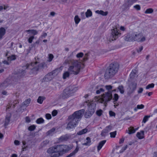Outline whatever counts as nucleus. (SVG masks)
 <instances>
[{
	"label": "nucleus",
	"mask_w": 157,
	"mask_h": 157,
	"mask_svg": "<svg viewBox=\"0 0 157 157\" xmlns=\"http://www.w3.org/2000/svg\"><path fill=\"white\" fill-rule=\"evenodd\" d=\"M77 90V88L75 86H70L63 90V92L59 95L58 98L59 99H67L72 95Z\"/></svg>",
	"instance_id": "nucleus-4"
},
{
	"label": "nucleus",
	"mask_w": 157,
	"mask_h": 157,
	"mask_svg": "<svg viewBox=\"0 0 157 157\" xmlns=\"http://www.w3.org/2000/svg\"><path fill=\"white\" fill-rule=\"evenodd\" d=\"M113 98L112 94V91H108L105 92L101 96V103L103 102H106L109 101L112 99Z\"/></svg>",
	"instance_id": "nucleus-7"
},
{
	"label": "nucleus",
	"mask_w": 157,
	"mask_h": 157,
	"mask_svg": "<svg viewBox=\"0 0 157 157\" xmlns=\"http://www.w3.org/2000/svg\"><path fill=\"white\" fill-rule=\"evenodd\" d=\"M135 32L130 31L125 36L124 38L125 41H133Z\"/></svg>",
	"instance_id": "nucleus-11"
},
{
	"label": "nucleus",
	"mask_w": 157,
	"mask_h": 157,
	"mask_svg": "<svg viewBox=\"0 0 157 157\" xmlns=\"http://www.w3.org/2000/svg\"><path fill=\"white\" fill-rule=\"evenodd\" d=\"M16 59V57L15 55H12L11 56L7 57V59L8 61L14 60Z\"/></svg>",
	"instance_id": "nucleus-33"
},
{
	"label": "nucleus",
	"mask_w": 157,
	"mask_h": 157,
	"mask_svg": "<svg viewBox=\"0 0 157 157\" xmlns=\"http://www.w3.org/2000/svg\"><path fill=\"white\" fill-rule=\"evenodd\" d=\"M46 117L47 119H50L52 118L51 115L49 113H47L46 114Z\"/></svg>",
	"instance_id": "nucleus-52"
},
{
	"label": "nucleus",
	"mask_w": 157,
	"mask_h": 157,
	"mask_svg": "<svg viewBox=\"0 0 157 157\" xmlns=\"http://www.w3.org/2000/svg\"><path fill=\"white\" fill-rule=\"evenodd\" d=\"M14 144L15 145H18L20 144V142L17 140H15L14 141Z\"/></svg>",
	"instance_id": "nucleus-58"
},
{
	"label": "nucleus",
	"mask_w": 157,
	"mask_h": 157,
	"mask_svg": "<svg viewBox=\"0 0 157 157\" xmlns=\"http://www.w3.org/2000/svg\"><path fill=\"white\" fill-rule=\"evenodd\" d=\"M36 126L35 125H32L30 126L28 128V130L30 131H33L35 129Z\"/></svg>",
	"instance_id": "nucleus-45"
},
{
	"label": "nucleus",
	"mask_w": 157,
	"mask_h": 157,
	"mask_svg": "<svg viewBox=\"0 0 157 157\" xmlns=\"http://www.w3.org/2000/svg\"><path fill=\"white\" fill-rule=\"evenodd\" d=\"M47 36V34L46 33H43V34L41 35L42 37H45Z\"/></svg>",
	"instance_id": "nucleus-63"
},
{
	"label": "nucleus",
	"mask_w": 157,
	"mask_h": 157,
	"mask_svg": "<svg viewBox=\"0 0 157 157\" xmlns=\"http://www.w3.org/2000/svg\"><path fill=\"white\" fill-rule=\"evenodd\" d=\"M96 13L101 15L102 16H106L108 14L107 11L104 12L102 10H97L95 11Z\"/></svg>",
	"instance_id": "nucleus-26"
},
{
	"label": "nucleus",
	"mask_w": 157,
	"mask_h": 157,
	"mask_svg": "<svg viewBox=\"0 0 157 157\" xmlns=\"http://www.w3.org/2000/svg\"><path fill=\"white\" fill-rule=\"evenodd\" d=\"M136 71L135 70H133L130 74V76L131 78H133L135 76L136 74Z\"/></svg>",
	"instance_id": "nucleus-40"
},
{
	"label": "nucleus",
	"mask_w": 157,
	"mask_h": 157,
	"mask_svg": "<svg viewBox=\"0 0 157 157\" xmlns=\"http://www.w3.org/2000/svg\"><path fill=\"white\" fill-rule=\"evenodd\" d=\"M146 40V37L141 33L137 32L134 33L133 41H136L138 42H142Z\"/></svg>",
	"instance_id": "nucleus-8"
},
{
	"label": "nucleus",
	"mask_w": 157,
	"mask_h": 157,
	"mask_svg": "<svg viewBox=\"0 0 157 157\" xmlns=\"http://www.w3.org/2000/svg\"><path fill=\"white\" fill-rule=\"evenodd\" d=\"M83 56V53L82 52H80V53H78L76 55V56L77 58H79L82 57Z\"/></svg>",
	"instance_id": "nucleus-50"
},
{
	"label": "nucleus",
	"mask_w": 157,
	"mask_h": 157,
	"mask_svg": "<svg viewBox=\"0 0 157 157\" xmlns=\"http://www.w3.org/2000/svg\"><path fill=\"white\" fill-rule=\"evenodd\" d=\"M25 70L22 69L20 70L18 73V76L21 77L24 76L25 74Z\"/></svg>",
	"instance_id": "nucleus-29"
},
{
	"label": "nucleus",
	"mask_w": 157,
	"mask_h": 157,
	"mask_svg": "<svg viewBox=\"0 0 157 157\" xmlns=\"http://www.w3.org/2000/svg\"><path fill=\"white\" fill-rule=\"evenodd\" d=\"M153 12V9L151 8H149L147 9L145 11L144 13L146 14L151 13Z\"/></svg>",
	"instance_id": "nucleus-37"
},
{
	"label": "nucleus",
	"mask_w": 157,
	"mask_h": 157,
	"mask_svg": "<svg viewBox=\"0 0 157 157\" xmlns=\"http://www.w3.org/2000/svg\"><path fill=\"white\" fill-rule=\"evenodd\" d=\"M76 143L77 144L76 147L75 149L70 154L67 155L66 157H71L74 155L76 153L78 152L79 150V147L78 145V142L77 141L76 142Z\"/></svg>",
	"instance_id": "nucleus-16"
},
{
	"label": "nucleus",
	"mask_w": 157,
	"mask_h": 157,
	"mask_svg": "<svg viewBox=\"0 0 157 157\" xmlns=\"http://www.w3.org/2000/svg\"><path fill=\"white\" fill-rule=\"evenodd\" d=\"M92 15V12L90 10H88L86 13V17H90Z\"/></svg>",
	"instance_id": "nucleus-34"
},
{
	"label": "nucleus",
	"mask_w": 157,
	"mask_h": 157,
	"mask_svg": "<svg viewBox=\"0 0 157 157\" xmlns=\"http://www.w3.org/2000/svg\"><path fill=\"white\" fill-rule=\"evenodd\" d=\"M87 105L88 107V110L92 111L93 110L94 113L96 108V104L95 102H89L86 101L83 103V105Z\"/></svg>",
	"instance_id": "nucleus-10"
},
{
	"label": "nucleus",
	"mask_w": 157,
	"mask_h": 157,
	"mask_svg": "<svg viewBox=\"0 0 157 157\" xmlns=\"http://www.w3.org/2000/svg\"><path fill=\"white\" fill-rule=\"evenodd\" d=\"M133 7L137 10H140L141 9L140 5H136L134 6Z\"/></svg>",
	"instance_id": "nucleus-49"
},
{
	"label": "nucleus",
	"mask_w": 157,
	"mask_h": 157,
	"mask_svg": "<svg viewBox=\"0 0 157 157\" xmlns=\"http://www.w3.org/2000/svg\"><path fill=\"white\" fill-rule=\"evenodd\" d=\"M31 99L30 98H28L25 100V101L23 102L21 105L22 106H27L30 102Z\"/></svg>",
	"instance_id": "nucleus-25"
},
{
	"label": "nucleus",
	"mask_w": 157,
	"mask_h": 157,
	"mask_svg": "<svg viewBox=\"0 0 157 157\" xmlns=\"http://www.w3.org/2000/svg\"><path fill=\"white\" fill-rule=\"evenodd\" d=\"M136 132V130L132 127H130L128 128V130H126V132L129 134H133Z\"/></svg>",
	"instance_id": "nucleus-21"
},
{
	"label": "nucleus",
	"mask_w": 157,
	"mask_h": 157,
	"mask_svg": "<svg viewBox=\"0 0 157 157\" xmlns=\"http://www.w3.org/2000/svg\"><path fill=\"white\" fill-rule=\"evenodd\" d=\"M88 53H86L85 54L84 57L83 58V61H85L88 59Z\"/></svg>",
	"instance_id": "nucleus-51"
},
{
	"label": "nucleus",
	"mask_w": 157,
	"mask_h": 157,
	"mask_svg": "<svg viewBox=\"0 0 157 157\" xmlns=\"http://www.w3.org/2000/svg\"><path fill=\"white\" fill-rule=\"evenodd\" d=\"M26 121L27 122H29L30 121V120L29 118L28 117H26L25 118Z\"/></svg>",
	"instance_id": "nucleus-59"
},
{
	"label": "nucleus",
	"mask_w": 157,
	"mask_h": 157,
	"mask_svg": "<svg viewBox=\"0 0 157 157\" xmlns=\"http://www.w3.org/2000/svg\"><path fill=\"white\" fill-rule=\"evenodd\" d=\"M6 30L3 27L0 28V40L2 39L6 33Z\"/></svg>",
	"instance_id": "nucleus-18"
},
{
	"label": "nucleus",
	"mask_w": 157,
	"mask_h": 157,
	"mask_svg": "<svg viewBox=\"0 0 157 157\" xmlns=\"http://www.w3.org/2000/svg\"><path fill=\"white\" fill-rule=\"evenodd\" d=\"M71 136L68 134L61 136L59 138V140L60 141H67L70 138Z\"/></svg>",
	"instance_id": "nucleus-15"
},
{
	"label": "nucleus",
	"mask_w": 157,
	"mask_h": 157,
	"mask_svg": "<svg viewBox=\"0 0 157 157\" xmlns=\"http://www.w3.org/2000/svg\"><path fill=\"white\" fill-rule=\"evenodd\" d=\"M57 113V112L56 110H54L52 112V115L53 116H56Z\"/></svg>",
	"instance_id": "nucleus-57"
},
{
	"label": "nucleus",
	"mask_w": 157,
	"mask_h": 157,
	"mask_svg": "<svg viewBox=\"0 0 157 157\" xmlns=\"http://www.w3.org/2000/svg\"><path fill=\"white\" fill-rule=\"evenodd\" d=\"M118 88L120 91V93L122 94L124 93V87L123 86L121 85L118 86Z\"/></svg>",
	"instance_id": "nucleus-38"
},
{
	"label": "nucleus",
	"mask_w": 157,
	"mask_h": 157,
	"mask_svg": "<svg viewBox=\"0 0 157 157\" xmlns=\"http://www.w3.org/2000/svg\"><path fill=\"white\" fill-rule=\"evenodd\" d=\"M88 131V129L86 128H85L84 129H83L82 130L79 131L77 132V134L78 135H82V134H85Z\"/></svg>",
	"instance_id": "nucleus-28"
},
{
	"label": "nucleus",
	"mask_w": 157,
	"mask_h": 157,
	"mask_svg": "<svg viewBox=\"0 0 157 157\" xmlns=\"http://www.w3.org/2000/svg\"><path fill=\"white\" fill-rule=\"evenodd\" d=\"M144 107V105L143 104H141L140 105H138L137 106V108H135L134 109V110L135 111H136L137 110V109H142Z\"/></svg>",
	"instance_id": "nucleus-39"
},
{
	"label": "nucleus",
	"mask_w": 157,
	"mask_h": 157,
	"mask_svg": "<svg viewBox=\"0 0 157 157\" xmlns=\"http://www.w3.org/2000/svg\"><path fill=\"white\" fill-rule=\"evenodd\" d=\"M119 30L117 28L111 29V33L109 38V41L110 42L116 40L120 36L121 34L119 33Z\"/></svg>",
	"instance_id": "nucleus-6"
},
{
	"label": "nucleus",
	"mask_w": 157,
	"mask_h": 157,
	"mask_svg": "<svg viewBox=\"0 0 157 157\" xmlns=\"http://www.w3.org/2000/svg\"><path fill=\"white\" fill-rule=\"evenodd\" d=\"M104 90L102 88H100L99 89L97 90L96 91V93L97 94H100L101 92H104Z\"/></svg>",
	"instance_id": "nucleus-44"
},
{
	"label": "nucleus",
	"mask_w": 157,
	"mask_h": 157,
	"mask_svg": "<svg viewBox=\"0 0 157 157\" xmlns=\"http://www.w3.org/2000/svg\"><path fill=\"white\" fill-rule=\"evenodd\" d=\"M56 128L55 127L53 128L52 129L48 131L46 133L47 136H52L55 133Z\"/></svg>",
	"instance_id": "nucleus-19"
},
{
	"label": "nucleus",
	"mask_w": 157,
	"mask_h": 157,
	"mask_svg": "<svg viewBox=\"0 0 157 157\" xmlns=\"http://www.w3.org/2000/svg\"><path fill=\"white\" fill-rule=\"evenodd\" d=\"M113 127L111 125H109L102 130L101 134V135L103 136H105L110 130L112 129Z\"/></svg>",
	"instance_id": "nucleus-13"
},
{
	"label": "nucleus",
	"mask_w": 157,
	"mask_h": 157,
	"mask_svg": "<svg viewBox=\"0 0 157 157\" xmlns=\"http://www.w3.org/2000/svg\"><path fill=\"white\" fill-rule=\"evenodd\" d=\"M44 99V97L43 96H39L37 99V102L40 104H41Z\"/></svg>",
	"instance_id": "nucleus-30"
},
{
	"label": "nucleus",
	"mask_w": 157,
	"mask_h": 157,
	"mask_svg": "<svg viewBox=\"0 0 157 157\" xmlns=\"http://www.w3.org/2000/svg\"><path fill=\"white\" fill-rule=\"evenodd\" d=\"M119 96L117 94H114V97L113 98V103L114 104V106L115 108H116L119 105L118 103L117 102L119 99Z\"/></svg>",
	"instance_id": "nucleus-14"
},
{
	"label": "nucleus",
	"mask_w": 157,
	"mask_h": 157,
	"mask_svg": "<svg viewBox=\"0 0 157 157\" xmlns=\"http://www.w3.org/2000/svg\"><path fill=\"white\" fill-rule=\"evenodd\" d=\"M72 60H74V59H66L64 62L63 63V65H65L67 64H71V61Z\"/></svg>",
	"instance_id": "nucleus-36"
},
{
	"label": "nucleus",
	"mask_w": 157,
	"mask_h": 157,
	"mask_svg": "<svg viewBox=\"0 0 157 157\" xmlns=\"http://www.w3.org/2000/svg\"><path fill=\"white\" fill-rule=\"evenodd\" d=\"M119 66L117 63H112L106 70L104 75L105 79H108L113 77L117 72Z\"/></svg>",
	"instance_id": "nucleus-2"
},
{
	"label": "nucleus",
	"mask_w": 157,
	"mask_h": 157,
	"mask_svg": "<svg viewBox=\"0 0 157 157\" xmlns=\"http://www.w3.org/2000/svg\"><path fill=\"white\" fill-rule=\"evenodd\" d=\"M143 90V89L142 88H140L137 91V92L138 94L141 93Z\"/></svg>",
	"instance_id": "nucleus-56"
},
{
	"label": "nucleus",
	"mask_w": 157,
	"mask_h": 157,
	"mask_svg": "<svg viewBox=\"0 0 157 157\" xmlns=\"http://www.w3.org/2000/svg\"><path fill=\"white\" fill-rule=\"evenodd\" d=\"M53 58V56L52 54H49V61H51Z\"/></svg>",
	"instance_id": "nucleus-53"
},
{
	"label": "nucleus",
	"mask_w": 157,
	"mask_h": 157,
	"mask_svg": "<svg viewBox=\"0 0 157 157\" xmlns=\"http://www.w3.org/2000/svg\"><path fill=\"white\" fill-rule=\"evenodd\" d=\"M117 134V131H115L114 132H111L110 133V137L111 138H114Z\"/></svg>",
	"instance_id": "nucleus-42"
},
{
	"label": "nucleus",
	"mask_w": 157,
	"mask_h": 157,
	"mask_svg": "<svg viewBox=\"0 0 157 157\" xmlns=\"http://www.w3.org/2000/svg\"><path fill=\"white\" fill-rule=\"evenodd\" d=\"M58 71L57 69L55 70L46 75L43 78L44 81L48 82L52 80L53 78V75L55 74Z\"/></svg>",
	"instance_id": "nucleus-9"
},
{
	"label": "nucleus",
	"mask_w": 157,
	"mask_h": 157,
	"mask_svg": "<svg viewBox=\"0 0 157 157\" xmlns=\"http://www.w3.org/2000/svg\"><path fill=\"white\" fill-rule=\"evenodd\" d=\"M45 63H39L36 61L35 62H32L30 64H27L25 66L23 67L24 69H29L31 70V72L34 74H37L38 71L44 67Z\"/></svg>",
	"instance_id": "nucleus-3"
},
{
	"label": "nucleus",
	"mask_w": 157,
	"mask_h": 157,
	"mask_svg": "<svg viewBox=\"0 0 157 157\" xmlns=\"http://www.w3.org/2000/svg\"><path fill=\"white\" fill-rule=\"evenodd\" d=\"M11 117V114L10 113L7 114L6 115L4 124V126H6L9 124L10 121Z\"/></svg>",
	"instance_id": "nucleus-17"
},
{
	"label": "nucleus",
	"mask_w": 157,
	"mask_h": 157,
	"mask_svg": "<svg viewBox=\"0 0 157 157\" xmlns=\"http://www.w3.org/2000/svg\"><path fill=\"white\" fill-rule=\"evenodd\" d=\"M87 141L82 144V145L85 146H89L91 144V140L90 138L87 137L86 138Z\"/></svg>",
	"instance_id": "nucleus-27"
},
{
	"label": "nucleus",
	"mask_w": 157,
	"mask_h": 157,
	"mask_svg": "<svg viewBox=\"0 0 157 157\" xmlns=\"http://www.w3.org/2000/svg\"><path fill=\"white\" fill-rule=\"evenodd\" d=\"M124 138H122V139H121L119 141V143L120 144H121L124 142Z\"/></svg>",
	"instance_id": "nucleus-61"
},
{
	"label": "nucleus",
	"mask_w": 157,
	"mask_h": 157,
	"mask_svg": "<svg viewBox=\"0 0 157 157\" xmlns=\"http://www.w3.org/2000/svg\"><path fill=\"white\" fill-rule=\"evenodd\" d=\"M82 63L77 60L71 61V65L68 68V71L71 74L77 75L80 72Z\"/></svg>",
	"instance_id": "nucleus-5"
},
{
	"label": "nucleus",
	"mask_w": 157,
	"mask_h": 157,
	"mask_svg": "<svg viewBox=\"0 0 157 157\" xmlns=\"http://www.w3.org/2000/svg\"><path fill=\"white\" fill-rule=\"evenodd\" d=\"M105 88L108 90V91H111L112 86L111 85H106L105 86Z\"/></svg>",
	"instance_id": "nucleus-46"
},
{
	"label": "nucleus",
	"mask_w": 157,
	"mask_h": 157,
	"mask_svg": "<svg viewBox=\"0 0 157 157\" xmlns=\"http://www.w3.org/2000/svg\"><path fill=\"white\" fill-rule=\"evenodd\" d=\"M143 49V47L142 46H140L139 48V49H137V52L138 53H139L141 52Z\"/></svg>",
	"instance_id": "nucleus-55"
},
{
	"label": "nucleus",
	"mask_w": 157,
	"mask_h": 157,
	"mask_svg": "<svg viewBox=\"0 0 157 157\" xmlns=\"http://www.w3.org/2000/svg\"><path fill=\"white\" fill-rule=\"evenodd\" d=\"M44 120L42 118H40L37 119L36 121V122L37 124H40L44 123Z\"/></svg>",
	"instance_id": "nucleus-32"
},
{
	"label": "nucleus",
	"mask_w": 157,
	"mask_h": 157,
	"mask_svg": "<svg viewBox=\"0 0 157 157\" xmlns=\"http://www.w3.org/2000/svg\"><path fill=\"white\" fill-rule=\"evenodd\" d=\"M106 141L105 140H102L99 142L98 144V145L97 147V149L98 151H99L101 149L103 145L105 144L106 142Z\"/></svg>",
	"instance_id": "nucleus-23"
},
{
	"label": "nucleus",
	"mask_w": 157,
	"mask_h": 157,
	"mask_svg": "<svg viewBox=\"0 0 157 157\" xmlns=\"http://www.w3.org/2000/svg\"><path fill=\"white\" fill-rule=\"evenodd\" d=\"M102 112L103 111L102 110L100 109L98 110L96 112V113L98 116H100L102 114Z\"/></svg>",
	"instance_id": "nucleus-48"
},
{
	"label": "nucleus",
	"mask_w": 157,
	"mask_h": 157,
	"mask_svg": "<svg viewBox=\"0 0 157 157\" xmlns=\"http://www.w3.org/2000/svg\"><path fill=\"white\" fill-rule=\"evenodd\" d=\"M150 116H145L144 117L142 122L144 123H145L146 121L148 120L149 118L150 117Z\"/></svg>",
	"instance_id": "nucleus-43"
},
{
	"label": "nucleus",
	"mask_w": 157,
	"mask_h": 157,
	"mask_svg": "<svg viewBox=\"0 0 157 157\" xmlns=\"http://www.w3.org/2000/svg\"><path fill=\"white\" fill-rule=\"evenodd\" d=\"M2 62H3V63L5 64H6V65H9V63L6 60H4Z\"/></svg>",
	"instance_id": "nucleus-60"
},
{
	"label": "nucleus",
	"mask_w": 157,
	"mask_h": 157,
	"mask_svg": "<svg viewBox=\"0 0 157 157\" xmlns=\"http://www.w3.org/2000/svg\"><path fill=\"white\" fill-rule=\"evenodd\" d=\"M34 37L33 36H31L28 39V41L29 43H31L33 40L34 39Z\"/></svg>",
	"instance_id": "nucleus-47"
},
{
	"label": "nucleus",
	"mask_w": 157,
	"mask_h": 157,
	"mask_svg": "<svg viewBox=\"0 0 157 157\" xmlns=\"http://www.w3.org/2000/svg\"><path fill=\"white\" fill-rule=\"evenodd\" d=\"M25 32L27 33H29L33 35V36L37 35L38 33L37 31L34 29H29L25 31Z\"/></svg>",
	"instance_id": "nucleus-20"
},
{
	"label": "nucleus",
	"mask_w": 157,
	"mask_h": 157,
	"mask_svg": "<svg viewBox=\"0 0 157 157\" xmlns=\"http://www.w3.org/2000/svg\"><path fill=\"white\" fill-rule=\"evenodd\" d=\"M144 131H141L140 132H138L136 134L137 137L140 139H141L144 138Z\"/></svg>",
	"instance_id": "nucleus-24"
},
{
	"label": "nucleus",
	"mask_w": 157,
	"mask_h": 157,
	"mask_svg": "<svg viewBox=\"0 0 157 157\" xmlns=\"http://www.w3.org/2000/svg\"><path fill=\"white\" fill-rule=\"evenodd\" d=\"M74 20L76 24H78L80 21V19L79 18L78 15L75 16Z\"/></svg>",
	"instance_id": "nucleus-35"
},
{
	"label": "nucleus",
	"mask_w": 157,
	"mask_h": 157,
	"mask_svg": "<svg viewBox=\"0 0 157 157\" xmlns=\"http://www.w3.org/2000/svg\"><path fill=\"white\" fill-rule=\"evenodd\" d=\"M154 84L153 83L149 84L146 87V89H148L150 88H153L154 86Z\"/></svg>",
	"instance_id": "nucleus-41"
},
{
	"label": "nucleus",
	"mask_w": 157,
	"mask_h": 157,
	"mask_svg": "<svg viewBox=\"0 0 157 157\" xmlns=\"http://www.w3.org/2000/svg\"><path fill=\"white\" fill-rule=\"evenodd\" d=\"M137 86V83L135 82H132L129 85V92L130 94H132L136 90Z\"/></svg>",
	"instance_id": "nucleus-12"
},
{
	"label": "nucleus",
	"mask_w": 157,
	"mask_h": 157,
	"mask_svg": "<svg viewBox=\"0 0 157 157\" xmlns=\"http://www.w3.org/2000/svg\"><path fill=\"white\" fill-rule=\"evenodd\" d=\"M109 114L111 117L115 116V113L111 111H109Z\"/></svg>",
	"instance_id": "nucleus-54"
},
{
	"label": "nucleus",
	"mask_w": 157,
	"mask_h": 157,
	"mask_svg": "<svg viewBox=\"0 0 157 157\" xmlns=\"http://www.w3.org/2000/svg\"><path fill=\"white\" fill-rule=\"evenodd\" d=\"M55 14V13L54 12H52L50 13V15L52 16H54Z\"/></svg>",
	"instance_id": "nucleus-62"
},
{
	"label": "nucleus",
	"mask_w": 157,
	"mask_h": 157,
	"mask_svg": "<svg viewBox=\"0 0 157 157\" xmlns=\"http://www.w3.org/2000/svg\"><path fill=\"white\" fill-rule=\"evenodd\" d=\"M70 73L68 71L65 72L63 75V78L64 79H65L67 77H68L69 76Z\"/></svg>",
	"instance_id": "nucleus-31"
},
{
	"label": "nucleus",
	"mask_w": 157,
	"mask_h": 157,
	"mask_svg": "<svg viewBox=\"0 0 157 157\" xmlns=\"http://www.w3.org/2000/svg\"><path fill=\"white\" fill-rule=\"evenodd\" d=\"M84 112V109H80L75 111L72 115L69 116L68 119L69 123L66 128L70 129L75 127L78 121L81 119Z\"/></svg>",
	"instance_id": "nucleus-1"
},
{
	"label": "nucleus",
	"mask_w": 157,
	"mask_h": 157,
	"mask_svg": "<svg viewBox=\"0 0 157 157\" xmlns=\"http://www.w3.org/2000/svg\"><path fill=\"white\" fill-rule=\"evenodd\" d=\"M153 157H157V152H155L153 154Z\"/></svg>",
	"instance_id": "nucleus-64"
},
{
	"label": "nucleus",
	"mask_w": 157,
	"mask_h": 157,
	"mask_svg": "<svg viewBox=\"0 0 157 157\" xmlns=\"http://www.w3.org/2000/svg\"><path fill=\"white\" fill-rule=\"evenodd\" d=\"M93 110L92 111H89L88 110L86 111L85 114V117L86 118H88L90 117L94 114Z\"/></svg>",
	"instance_id": "nucleus-22"
}]
</instances>
